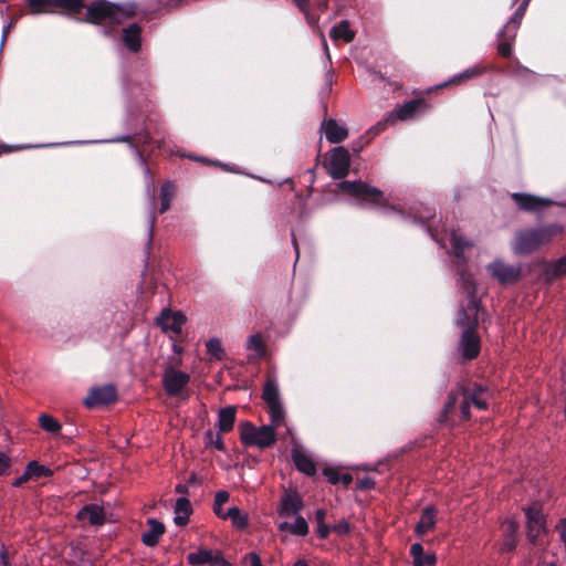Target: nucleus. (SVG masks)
<instances>
[{
  "mask_svg": "<svg viewBox=\"0 0 566 566\" xmlns=\"http://www.w3.org/2000/svg\"><path fill=\"white\" fill-rule=\"evenodd\" d=\"M552 274L555 277H559L566 274V254L553 264Z\"/></svg>",
  "mask_w": 566,
  "mask_h": 566,
  "instance_id": "49530a36",
  "label": "nucleus"
},
{
  "mask_svg": "<svg viewBox=\"0 0 566 566\" xmlns=\"http://www.w3.org/2000/svg\"><path fill=\"white\" fill-rule=\"evenodd\" d=\"M530 1L531 0H523L509 21L516 22L517 24H521V21L524 17L526 8L530 4Z\"/></svg>",
  "mask_w": 566,
  "mask_h": 566,
  "instance_id": "de8ad7c7",
  "label": "nucleus"
},
{
  "mask_svg": "<svg viewBox=\"0 0 566 566\" xmlns=\"http://www.w3.org/2000/svg\"><path fill=\"white\" fill-rule=\"evenodd\" d=\"M271 422L274 428L284 421V411L281 402L268 406Z\"/></svg>",
  "mask_w": 566,
  "mask_h": 566,
  "instance_id": "79ce46f5",
  "label": "nucleus"
},
{
  "mask_svg": "<svg viewBox=\"0 0 566 566\" xmlns=\"http://www.w3.org/2000/svg\"><path fill=\"white\" fill-rule=\"evenodd\" d=\"M17 22V19H12L11 22L3 29V32H2V40L4 41L10 29L14 25V23Z\"/></svg>",
  "mask_w": 566,
  "mask_h": 566,
  "instance_id": "338daca9",
  "label": "nucleus"
},
{
  "mask_svg": "<svg viewBox=\"0 0 566 566\" xmlns=\"http://www.w3.org/2000/svg\"><path fill=\"white\" fill-rule=\"evenodd\" d=\"M333 531L338 535H345L349 533L350 528L347 522L343 521L336 525H334Z\"/></svg>",
  "mask_w": 566,
  "mask_h": 566,
  "instance_id": "6e6d98bb",
  "label": "nucleus"
},
{
  "mask_svg": "<svg viewBox=\"0 0 566 566\" xmlns=\"http://www.w3.org/2000/svg\"><path fill=\"white\" fill-rule=\"evenodd\" d=\"M207 352L217 360H222L226 356L222 344L218 338H211L206 344Z\"/></svg>",
  "mask_w": 566,
  "mask_h": 566,
  "instance_id": "ea45409f",
  "label": "nucleus"
},
{
  "mask_svg": "<svg viewBox=\"0 0 566 566\" xmlns=\"http://www.w3.org/2000/svg\"><path fill=\"white\" fill-rule=\"evenodd\" d=\"M329 36L335 42L343 40L345 43H350L355 39V32L350 29V24L347 20H342L331 29Z\"/></svg>",
  "mask_w": 566,
  "mask_h": 566,
  "instance_id": "a878e982",
  "label": "nucleus"
},
{
  "mask_svg": "<svg viewBox=\"0 0 566 566\" xmlns=\"http://www.w3.org/2000/svg\"><path fill=\"white\" fill-rule=\"evenodd\" d=\"M12 460L6 453L0 452V476L9 473Z\"/></svg>",
  "mask_w": 566,
  "mask_h": 566,
  "instance_id": "3c124183",
  "label": "nucleus"
},
{
  "mask_svg": "<svg viewBox=\"0 0 566 566\" xmlns=\"http://www.w3.org/2000/svg\"><path fill=\"white\" fill-rule=\"evenodd\" d=\"M492 391L489 386L478 381L459 382L452 389L438 417L441 427L453 428L471 420V405L478 410H486Z\"/></svg>",
  "mask_w": 566,
  "mask_h": 566,
  "instance_id": "f257e3e1",
  "label": "nucleus"
},
{
  "mask_svg": "<svg viewBox=\"0 0 566 566\" xmlns=\"http://www.w3.org/2000/svg\"><path fill=\"white\" fill-rule=\"evenodd\" d=\"M517 524L513 521L506 522L501 552H514L517 546L516 539Z\"/></svg>",
  "mask_w": 566,
  "mask_h": 566,
  "instance_id": "c85d7f7f",
  "label": "nucleus"
},
{
  "mask_svg": "<svg viewBox=\"0 0 566 566\" xmlns=\"http://www.w3.org/2000/svg\"><path fill=\"white\" fill-rule=\"evenodd\" d=\"M462 287L467 295L468 302L461 308H469L473 303L476 314L483 313V307L481 306L480 300L476 297V284L472 275L462 273L461 274Z\"/></svg>",
  "mask_w": 566,
  "mask_h": 566,
  "instance_id": "6ab92c4d",
  "label": "nucleus"
},
{
  "mask_svg": "<svg viewBox=\"0 0 566 566\" xmlns=\"http://www.w3.org/2000/svg\"><path fill=\"white\" fill-rule=\"evenodd\" d=\"M213 513L221 520H227L226 512L222 510V506H214L213 505Z\"/></svg>",
  "mask_w": 566,
  "mask_h": 566,
  "instance_id": "69168bd1",
  "label": "nucleus"
},
{
  "mask_svg": "<svg viewBox=\"0 0 566 566\" xmlns=\"http://www.w3.org/2000/svg\"><path fill=\"white\" fill-rule=\"evenodd\" d=\"M176 516L174 522L178 526H185L189 523L190 514L192 513V506L187 497H179L175 505Z\"/></svg>",
  "mask_w": 566,
  "mask_h": 566,
  "instance_id": "b1692460",
  "label": "nucleus"
},
{
  "mask_svg": "<svg viewBox=\"0 0 566 566\" xmlns=\"http://www.w3.org/2000/svg\"><path fill=\"white\" fill-rule=\"evenodd\" d=\"M221 432H213L212 430H207L203 434V441L207 447H213L218 451L224 452L226 444L222 440Z\"/></svg>",
  "mask_w": 566,
  "mask_h": 566,
  "instance_id": "c9c22d12",
  "label": "nucleus"
},
{
  "mask_svg": "<svg viewBox=\"0 0 566 566\" xmlns=\"http://www.w3.org/2000/svg\"><path fill=\"white\" fill-rule=\"evenodd\" d=\"M30 474L28 473V470L25 469V471L23 472L22 475H20L19 478H17L13 482H12V486L14 488H20L22 486L24 483H27L29 480H30Z\"/></svg>",
  "mask_w": 566,
  "mask_h": 566,
  "instance_id": "13d9d810",
  "label": "nucleus"
},
{
  "mask_svg": "<svg viewBox=\"0 0 566 566\" xmlns=\"http://www.w3.org/2000/svg\"><path fill=\"white\" fill-rule=\"evenodd\" d=\"M557 530L562 532H565L566 531V518H560L558 524H557Z\"/></svg>",
  "mask_w": 566,
  "mask_h": 566,
  "instance_id": "774afa93",
  "label": "nucleus"
},
{
  "mask_svg": "<svg viewBox=\"0 0 566 566\" xmlns=\"http://www.w3.org/2000/svg\"><path fill=\"white\" fill-rule=\"evenodd\" d=\"M0 562L3 566H11V562L9 559V556H8V552L7 551H2L1 554H0Z\"/></svg>",
  "mask_w": 566,
  "mask_h": 566,
  "instance_id": "0e129e2a",
  "label": "nucleus"
},
{
  "mask_svg": "<svg viewBox=\"0 0 566 566\" xmlns=\"http://www.w3.org/2000/svg\"><path fill=\"white\" fill-rule=\"evenodd\" d=\"M237 418V408L234 406H227L221 408L218 412L217 427L221 433H228L233 429Z\"/></svg>",
  "mask_w": 566,
  "mask_h": 566,
  "instance_id": "5701e85b",
  "label": "nucleus"
},
{
  "mask_svg": "<svg viewBox=\"0 0 566 566\" xmlns=\"http://www.w3.org/2000/svg\"><path fill=\"white\" fill-rule=\"evenodd\" d=\"M556 233L557 228L554 226L520 230L515 233L512 249L516 254H530L542 244L549 242Z\"/></svg>",
  "mask_w": 566,
  "mask_h": 566,
  "instance_id": "20e7f679",
  "label": "nucleus"
},
{
  "mask_svg": "<svg viewBox=\"0 0 566 566\" xmlns=\"http://www.w3.org/2000/svg\"><path fill=\"white\" fill-rule=\"evenodd\" d=\"M175 198V185L170 181H166L163 184L160 188V208L159 213H165L170 209L171 201Z\"/></svg>",
  "mask_w": 566,
  "mask_h": 566,
  "instance_id": "7c9ffc66",
  "label": "nucleus"
},
{
  "mask_svg": "<svg viewBox=\"0 0 566 566\" xmlns=\"http://www.w3.org/2000/svg\"><path fill=\"white\" fill-rule=\"evenodd\" d=\"M25 469L28 470L31 479L42 476L50 478L53 475V471L50 468L40 464L38 461H30Z\"/></svg>",
  "mask_w": 566,
  "mask_h": 566,
  "instance_id": "4c0bfd02",
  "label": "nucleus"
},
{
  "mask_svg": "<svg viewBox=\"0 0 566 566\" xmlns=\"http://www.w3.org/2000/svg\"><path fill=\"white\" fill-rule=\"evenodd\" d=\"M211 558V549L200 548L197 552L189 553L187 556V562L191 566H199L203 564H209Z\"/></svg>",
  "mask_w": 566,
  "mask_h": 566,
  "instance_id": "f704fd0d",
  "label": "nucleus"
},
{
  "mask_svg": "<svg viewBox=\"0 0 566 566\" xmlns=\"http://www.w3.org/2000/svg\"><path fill=\"white\" fill-rule=\"evenodd\" d=\"M375 486H376L375 480L369 476H364L361 479H358L356 482V489L358 491L374 490Z\"/></svg>",
  "mask_w": 566,
  "mask_h": 566,
  "instance_id": "09e8293b",
  "label": "nucleus"
},
{
  "mask_svg": "<svg viewBox=\"0 0 566 566\" xmlns=\"http://www.w3.org/2000/svg\"><path fill=\"white\" fill-rule=\"evenodd\" d=\"M247 559H248L250 566H264L261 562L259 554H256L255 552L249 553L247 555Z\"/></svg>",
  "mask_w": 566,
  "mask_h": 566,
  "instance_id": "4d7b16f0",
  "label": "nucleus"
},
{
  "mask_svg": "<svg viewBox=\"0 0 566 566\" xmlns=\"http://www.w3.org/2000/svg\"><path fill=\"white\" fill-rule=\"evenodd\" d=\"M303 507L304 502L300 493L295 490H286L280 500L277 514L280 517L300 515Z\"/></svg>",
  "mask_w": 566,
  "mask_h": 566,
  "instance_id": "f8f14e48",
  "label": "nucleus"
},
{
  "mask_svg": "<svg viewBox=\"0 0 566 566\" xmlns=\"http://www.w3.org/2000/svg\"><path fill=\"white\" fill-rule=\"evenodd\" d=\"M19 149L18 146L7 145V144H0V156L4 153H11L13 150Z\"/></svg>",
  "mask_w": 566,
  "mask_h": 566,
  "instance_id": "e2e57ef3",
  "label": "nucleus"
},
{
  "mask_svg": "<svg viewBox=\"0 0 566 566\" xmlns=\"http://www.w3.org/2000/svg\"><path fill=\"white\" fill-rule=\"evenodd\" d=\"M262 398L268 406L281 402L279 388L273 379H268L264 384Z\"/></svg>",
  "mask_w": 566,
  "mask_h": 566,
  "instance_id": "72a5a7b5",
  "label": "nucleus"
},
{
  "mask_svg": "<svg viewBox=\"0 0 566 566\" xmlns=\"http://www.w3.org/2000/svg\"><path fill=\"white\" fill-rule=\"evenodd\" d=\"M279 530L281 532H289L292 535L302 536V537L306 536L310 532L308 524H307L306 520L301 515H296L294 523H289V522L280 523Z\"/></svg>",
  "mask_w": 566,
  "mask_h": 566,
  "instance_id": "bb28decb",
  "label": "nucleus"
},
{
  "mask_svg": "<svg viewBox=\"0 0 566 566\" xmlns=\"http://www.w3.org/2000/svg\"><path fill=\"white\" fill-rule=\"evenodd\" d=\"M190 381V376L187 373L175 369L168 366L163 374V387L169 397H178Z\"/></svg>",
  "mask_w": 566,
  "mask_h": 566,
  "instance_id": "9d476101",
  "label": "nucleus"
},
{
  "mask_svg": "<svg viewBox=\"0 0 566 566\" xmlns=\"http://www.w3.org/2000/svg\"><path fill=\"white\" fill-rule=\"evenodd\" d=\"M410 555L413 558V566H434L437 558L433 554H424L420 543H413L410 547Z\"/></svg>",
  "mask_w": 566,
  "mask_h": 566,
  "instance_id": "393cba45",
  "label": "nucleus"
},
{
  "mask_svg": "<svg viewBox=\"0 0 566 566\" xmlns=\"http://www.w3.org/2000/svg\"><path fill=\"white\" fill-rule=\"evenodd\" d=\"M226 515L227 520H230L235 528L244 531L249 527L248 514L243 513L238 506L229 507Z\"/></svg>",
  "mask_w": 566,
  "mask_h": 566,
  "instance_id": "c756f323",
  "label": "nucleus"
},
{
  "mask_svg": "<svg viewBox=\"0 0 566 566\" xmlns=\"http://www.w3.org/2000/svg\"><path fill=\"white\" fill-rule=\"evenodd\" d=\"M167 318L170 321L164 328L170 329L175 333H179L181 331V326L186 322V316L181 312H176L172 315H168Z\"/></svg>",
  "mask_w": 566,
  "mask_h": 566,
  "instance_id": "37998d69",
  "label": "nucleus"
},
{
  "mask_svg": "<svg viewBox=\"0 0 566 566\" xmlns=\"http://www.w3.org/2000/svg\"><path fill=\"white\" fill-rule=\"evenodd\" d=\"M323 474H324V476L327 478V480L331 484L335 485V484H338L340 481L342 473L334 468H329V467L325 468L323 470Z\"/></svg>",
  "mask_w": 566,
  "mask_h": 566,
  "instance_id": "8fccbe9b",
  "label": "nucleus"
},
{
  "mask_svg": "<svg viewBox=\"0 0 566 566\" xmlns=\"http://www.w3.org/2000/svg\"><path fill=\"white\" fill-rule=\"evenodd\" d=\"M512 45H513V42L512 41H506V40H503V39H499V44H497V53L499 55H501L502 57L504 59H509L512 56Z\"/></svg>",
  "mask_w": 566,
  "mask_h": 566,
  "instance_id": "a18cd8bd",
  "label": "nucleus"
},
{
  "mask_svg": "<svg viewBox=\"0 0 566 566\" xmlns=\"http://www.w3.org/2000/svg\"><path fill=\"white\" fill-rule=\"evenodd\" d=\"M367 137L366 134L359 138L356 143L353 144L352 150L356 154L360 153L366 144Z\"/></svg>",
  "mask_w": 566,
  "mask_h": 566,
  "instance_id": "bf43d9fd",
  "label": "nucleus"
},
{
  "mask_svg": "<svg viewBox=\"0 0 566 566\" xmlns=\"http://www.w3.org/2000/svg\"><path fill=\"white\" fill-rule=\"evenodd\" d=\"M122 40L124 45L133 53L142 49V27L138 23H132L122 30Z\"/></svg>",
  "mask_w": 566,
  "mask_h": 566,
  "instance_id": "a211bd4d",
  "label": "nucleus"
},
{
  "mask_svg": "<svg viewBox=\"0 0 566 566\" xmlns=\"http://www.w3.org/2000/svg\"><path fill=\"white\" fill-rule=\"evenodd\" d=\"M352 482H353L352 474H349V473H342L339 483H342L344 486L347 488Z\"/></svg>",
  "mask_w": 566,
  "mask_h": 566,
  "instance_id": "680f3d73",
  "label": "nucleus"
},
{
  "mask_svg": "<svg viewBox=\"0 0 566 566\" xmlns=\"http://www.w3.org/2000/svg\"><path fill=\"white\" fill-rule=\"evenodd\" d=\"M396 122L394 114H389L386 118L379 120L366 132V144H369L376 136L385 132L389 125Z\"/></svg>",
  "mask_w": 566,
  "mask_h": 566,
  "instance_id": "473e14b6",
  "label": "nucleus"
},
{
  "mask_svg": "<svg viewBox=\"0 0 566 566\" xmlns=\"http://www.w3.org/2000/svg\"><path fill=\"white\" fill-rule=\"evenodd\" d=\"M208 565H210V566H231V564L227 559H224V557L222 556L221 553L213 555L212 552H211V558H210V562Z\"/></svg>",
  "mask_w": 566,
  "mask_h": 566,
  "instance_id": "864d4df0",
  "label": "nucleus"
},
{
  "mask_svg": "<svg viewBox=\"0 0 566 566\" xmlns=\"http://www.w3.org/2000/svg\"><path fill=\"white\" fill-rule=\"evenodd\" d=\"M248 349L255 350L260 356L265 353L264 343L260 334L251 335L248 339Z\"/></svg>",
  "mask_w": 566,
  "mask_h": 566,
  "instance_id": "c03bdc74",
  "label": "nucleus"
},
{
  "mask_svg": "<svg viewBox=\"0 0 566 566\" xmlns=\"http://www.w3.org/2000/svg\"><path fill=\"white\" fill-rule=\"evenodd\" d=\"M322 129L331 144H339L348 137V129L338 125L333 118L325 119L322 123Z\"/></svg>",
  "mask_w": 566,
  "mask_h": 566,
  "instance_id": "aec40b11",
  "label": "nucleus"
},
{
  "mask_svg": "<svg viewBox=\"0 0 566 566\" xmlns=\"http://www.w3.org/2000/svg\"><path fill=\"white\" fill-rule=\"evenodd\" d=\"M81 522L87 521L91 525L101 526L106 521L104 509L97 504L91 503L84 505L76 514Z\"/></svg>",
  "mask_w": 566,
  "mask_h": 566,
  "instance_id": "f3484780",
  "label": "nucleus"
},
{
  "mask_svg": "<svg viewBox=\"0 0 566 566\" xmlns=\"http://www.w3.org/2000/svg\"><path fill=\"white\" fill-rule=\"evenodd\" d=\"M149 530L142 534V543L147 547H155L165 534V525L156 518L148 520Z\"/></svg>",
  "mask_w": 566,
  "mask_h": 566,
  "instance_id": "412c9836",
  "label": "nucleus"
},
{
  "mask_svg": "<svg viewBox=\"0 0 566 566\" xmlns=\"http://www.w3.org/2000/svg\"><path fill=\"white\" fill-rule=\"evenodd\" d=\"M350 167L349 151L343 147H334L331 151V159L328 163V174L333 179L342 180L348 172Z\"/></svg>",
  "mask_w": 566,
  "mask_h": 566,
  "instance_id": "9b49d317",
  "label": "nucleus"
},
{
  "mask_svg": "<svg viewBox=\"0 0 566 566\" xmlns=\"http://www.w3.org/2000/svg\"><path fill=\"white\" fill-rule=\"evenodd\" d=\"M525 515L527 518V538L531 543L535 544L538 533L541 531L545 532L546 520L542 514L541 506L538 504H533L532 506L525 510Z\"/></svg>",
  "mask_w": 566,
  "mask_h": 566,
  "instance_id": "4468645a",
  "label": "nucleus"
},
{
  "mask_svg": "<svg viewBox=\"0 0 566 566\" xmlns=\"http://www.w3.org/2000/svg\"><path fill=\"white\" fill-rule=\"evenodd\" d=\"M229 492L228 491H224V490H221V491H218L214 495V506H223V504H226L228 501H229Z\"/></svg>",
  "mask_w": 566,
  "mask_h": 566,
  "instance_id": "5fc2aeb1",
  "label": "nucleus"
},
{
  "mask_svg": "<svg viewBox=\"0 0 566 566\" xmlns=\"http://www.w3.org/2000/svg\"><path fill=\"white\" fill-rule=\"evenodd\" d=\"M118 142L128 143L135 150L136 155L138 157V160L140 165L143 166L145 176H149V181L147 187L154 184L153 178L150 176V168L147 165L146 157L144 155L145 151H154L155 149H160L165 142L161 140H155L148 130L144 129L139 133L135 134L134 136H123L117 138Z\"/></svg>",
  "mask_w": 566,
  "mask_h": 566,
  "instance_id": "423d86ee",
  "label": "nucleus"
},
{
  "mask_svg": "<svg viewBox=\"0 0 566 566\" xmlns=\"http://www.w3.org/2000/svg\"><path fill=\"white\" fill-rule=\"evenodd\" d=\"M451 243L457 256H460L463 253L464 248L468 245L467 242L457 235H452Z\"/></svg>",
  "mask_w": 566,
  "mask_h": 566,
  "instance_id": "603ef678",
  "label": "nucleus"
},
{
  "mask_svg": "<svg viewBox=\"0 0 566 566\" xmlns=\"http://www.w3.org/2000/svg\"><path fill=\"white\" fill-rule=\"evenodd\" d=\"M240 441L244 447H258L268 449L276 442V433L273 426H254L250 421H242L239 424Z\"/></svg>",
  "mask_w": 566,
  "mask_h": 566,
  "instance_id": "39448f33",
  "label": "nucleus"
},
{
  "mask_svg": "<svg viewBox=\"0 0 566 566\" xmlns=\"http://www.w3.org/2000/svg\"><path fill=\"white\" fill-rule=\"evenodd\" d=\"M31 13H48L53 8H62L72 15H78L83 12L84 0H27Z\"/></svg>",
  "mask_w": 566,
  "mask_h": 566,
  "instance_id": "6e6552de",
  "label": "nucleus"
},
{
  "mask_svg": "<svg viewBox=\"0 0 566 566\" xmlns=\"http://www.w3.org/2000/svg\"><path fill=\"white\" fill-rule=\"evenodd\" d=\"M480 324V314L473 305L469 308H461L458 314L457 325L462 332L459 337L458 352L462 361H472L481 353V337L478 333Z\"/></svg>",
  "mask_w": 566,
  "mask_h": 566,
  "instance_id": "7ed1b4c3",
  "label": "nucleus"
},
{
  "mask_svg": "<svg viewBox=\"0 0 566 566\" xmlns=\"http://www.w3.org/2000/svg\"><path fill=\"white\" fill-rule=\"evenodd\" d=\"M490 274L501 284H514L521 277V268L509 265L502 261H495L488 265Z\"/></svg>",
  "mask_w": 566,
  "mask_h": 566,
  "instance_id": "ddd939ff",
  "label": "nucleus"
},
{
  "mask_svg": "<svg viewBox=\"0 0 566 566\" xmlns=\"http://www.w3.org/2000/svg\"><path fill=\"white\" fill-rule=\"evenodd\" d=\"M483 72H484V69L480 67V66H473V67L467 69L462 73L454 75L451 80L443 83L441 86L444 87V86H449V85H459V84L463 83L464 81H468V80H471L473 77L481 75Z\"/></svg>",
  "mask_w": 566,
  "mask_h": 566,
  "instance_id": "2f4dec72",
  "label": "nucleus"
},
{
  "mask_svg": "<svg viewBox=\"0 0 566 566\" xmlns=\"http://www.w3.org/2000/svg\"><path fill=\"white\" fill-rule=\"evenodd\" d=\"M428 107L429 105L424 98H413L402 105H397L391 114H394L396 120H407Z\"/></svg>",
  "mask_w": 566,
  "mask_h": 566,
  "instance_id": "dca6fc26",
  "label": "nucleus"
},
{
  "mask_svg": "<svg viewBox=\"0 0 566 566\" xmlns=\"http://www.w3.org/2000/svg\"><path fill=\"white\" fill-rule=\"evenodd\" d=\"M338 189L343 192L361 200L363 202L376 205V206H385V196L384 192L376 188L371 187L368 184L356 180H342L337 185Z\"/></svg>",
  "mask_w": 566,
  "mask_h": 566,
  "instance_id": "0eeeda50",
  "label": "nucleus"
},
{
  "mask_svg": "<svg viewBox=\"0 0 566 566\" xmlns=\"http://www.w3.org/2000/svg\"><path fill=\"white\" fill-rule=\"evenodd\" d=\"M293 462L298 471L313 476L316 474V465L314 461L306 454L300 451H294L292 454Z\"/></svg>",
  "mask_w": 566,
  "mask_h": 566,
  "instance_id": "cd10ccee",
  "label": "nucleus"
},
{
  "mask_svg": "<svg viewBox=\"0 0 566 566\" xmlns=\"http://www.w3.org/2000/svg\"><path fill=\"white\" fill-rule=\"evenodd\" d=\"M39 423L44 431L50 433H57L62 428L61 423L48 413L40 415Z\"/></svg>",
  "mask_w": 566,
  "mask_h": 566,
  "instance_id": "58836bf2",
  "label": "nucleus"
},
{
  "mask_svg": "<svg viewBox=\"0 0 566 566\" xmlns=\"http://www.w3.org/2000/svg\"><path fill=\"white\" fill-rule=\"evenodd\" d=\"M137 7L135 4H117L107 0H93L91 3L85 4L83 12L84 18L81 21L104 25V33L113 35L114 27L122 24L124 21L133 18L136 14Z\"/></svg>",
  "mask_w": 566,
  "mask_h": 566,
  "instance_id": "f03ea898",
  "label": "nucleus"
},
{
  "mask_svg": "<svg viewBox=\"0 0 566 566\" xmlns=\"http://www.w3.org/2000/svg\"><path fill=\"white\" fill-rule=\"evenodd\" d=\"M520 25L521 24H517L516 22L507 21V23L500 31L499 39L514 42Z\"/></svg>",
  "mask_w": 566,
  "mask_h": 566,
  "instance_id": "a19ab883",
  "label": "nucleus"
},
{
  "mask_svg": "<svg viewBox=\"0 0 566 566\" xmlns=\"http://www.w3.org/2000/svg\"><path fill=\"white\" fill-rule=\"evenodd\" d=\"M327 515V511L325 509H318L315 512V521L317 523V536L322 539L328 537L331 533V527L325 524V518Z\"/></svg>",
  "mask_w": 566,
  "mask_h": 566,
  "instance_id": "e433bc0d",
  "label": "nucleus"
},
{
  "mask_svg": "<svg viewBox=\"0 0 566 566\" xmlns=\"http://www.w3.org/2000/svg\"><path fill=\"white\" fill-rule=\"evenodd\" d=\"M294 3L302 12H305L308 9L310 0H294Z\"/></svg>",
  "mask_w": 566,
  "mask_h": 566,
  "instance_id": "052dcab7",
  "label": "nucleus"
},
{
  "mask_svg": "<svg viewBox=\"0 0 566 566\" xmlns=\"http://www.w3.org/2000/svg\"><path fill=\"white\" fill-rule=\"evenodd\" d=\"M437 510L434 506H426L422 512L419 522L416 525L415 533L418 537H422L429 531H432L436 526Z\"/></svg>",
  "mask_w": 566,
  "mask_h": 566,
  "instance_id": "4be33fe9",
  "label": "nucleus"
},
{
  "mask_svg": "<svg viewBox=\"0 0 566 566\" xmlns=\"http://www.w3.org/2000/svg\"><path fill=\"white\" fill-rule=\"evenodd\" d=\"M511 198L520 210L526 212H535L543 208L549 207L553 203V201L549 199L525 192H513Z\"/></svg>",
  "mask_w": 566,
  "mask_h": 566,
  "instance_id": "2eb2a0df",
  "label": "nucleus"
},
{
  "mask_svg": "<svg viewBox=\"0 0 566 566\" xmlns=\"http://www.w3.org/2000/svg\"><path fill=\"white\" fill-rule=\"evenodd\" d=\"M117 389L114 385L107 384L90 389L86 398L83 400L87 409L113 405L117 401Z\"/></svg>",
  "mask_w": 566,
  "mask_h": 566,
  "instance_id": "1a4fd4ad",
  "label": "nucleus"
}]
</instances>
